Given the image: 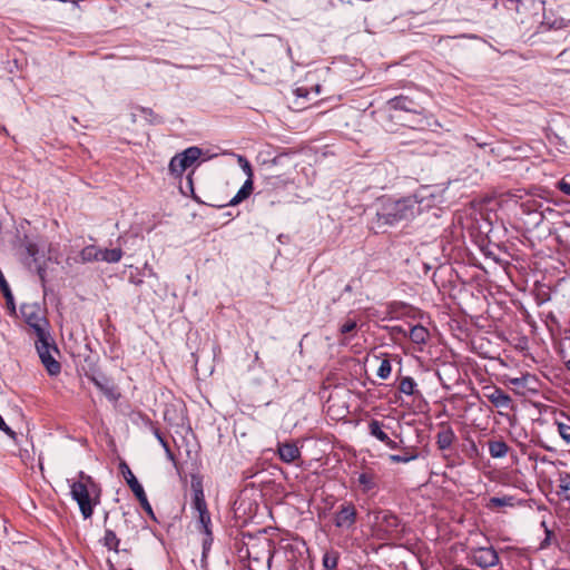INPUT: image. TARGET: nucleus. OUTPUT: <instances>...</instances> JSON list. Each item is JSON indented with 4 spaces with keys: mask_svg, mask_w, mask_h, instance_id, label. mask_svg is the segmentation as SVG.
<instances>
[{
    "mask_svg": "<svg viewBox=\"0 0 570 570\" xmlns=\"http://www.w3.org/2000/svg\"><path fill=\"white\" fill-rule=\"evenodd\" d=\"M421 213V200L416 195L400 199L383 198L376 212L379 226H393L404 220H411Z\"/></svg>",
    "mask_w": 570,
    "mask_h": 570,
    "instance_id": "nucleus-1",
    "label": "nucleus"
},
{
    "mask_svg": "<svg viewBox=\"0 0 570 570\" xmlns=\"http://www.w3.org/2000/svg\"><path fill=\"white\" fill-rule=\"evenodd\" d=\"M100 492L99 484L83 471L78 473V480H73L70 483V494L78 503L85 519H89L92 515L94 507L99 503Z\"/></svg>",
    "mask_w": 570,
    "mask_h": 570,
    "instance_id": "nucleus-2",
    "label": "nucleus"
},
{
    "mask_svg": "<svg viewBox=\"0 0 570 570\" xmlns=\"http://www.w3.org/2000/svg\"><path fill=\"white\" fill-rule=\"evenodd\" d=\"M518 451L501 442V484L520 483V470L518 468Z\"/></svg>",
    "mask_w": 570,
    "mask_h": 570,
    "instance_id": "nucleus-3",
    "label": "nucleus"
},
{
    "mask_svg": "<svg viewBox=\"0 0 570 570\" xmlns=\"http://www.w3.org/2000/svg\"><path fill=\"white\" fill-rule=\"evenodd\" d=\"M36 350L48 374L51 376L58 375L61 372V365L55 358V355L59 354V350L51 335L36 340Z\"/></svg>",
    "mask_w": 570,
    "mask_h": 570,
    "instance_id": "nucleus-4",
    "label": "nucleus"
},
{
    "mask_svg": "<svg viewBox=\"0 0 570 570\" xmlns=\"http://www.w3.org/2000/svg\"><path fill=\"white\" fill-rule=\"evenodd\" d=\"M21 314L26 323L33 330L37 340L51 335L48 331L49 323L37 305H22Z\"/></svg>",
    "mask_w": 570,
    "mask_h": 570,
    "instance_id": "nucleus-5",
    "label": "nucleus"
},
{
    "mask_svg": "<svg viewBox=\"0 0 570 570\" xmlns=\"http://www.w3.org/2000/svg\"><path fill=\"white\" fill-rule=\"evenodd\" d=\"M119 469H120L128 487L130 488V490L132 491V493L135 494L137 500L139 501L141 508L145 510V512L148 515H150L151 518H155L153 508L147 499L145 490H144L142 485L138 482L137 478L131 472L128 464L126 462H121L119 464Z\"/></svg>",
    "mask_w": 570,
    "mask_h": 570,
    "instance_id": "nucleus-6",
    "label": "nucleus"
},
{
    "mask_svg": "<svg viewBox=\"0 0 570 570\" xmlns=\"http://www.w3.org/2000/svg\"><path fill=\"white\" fill-rule=\"evenodd\" d=\"M202 156V149L198 147H189L183 153L175 155L169 161V171L175 176H180L188 167H190Z\"/></svg>",
    "mask_w": 570,
    "mask_h": 570,
    "instance_id": "nucleus-7",
    "label": "nucleus"
},
{
    "mask_svg": "<svg viewBox=\"0 0 570 570\" xmlns=\"http://www.w3.org/2000/svg\"><path fill=\"white\" fill-rule=\"evenodd\" d=\"M357 511L352 502H344L334 515V524L342 529H352L356 522Z\"/></svg>",
    "mask_w": 570,
    "mask_h": 570,
    "instance_id": "nucleus-8",
    "label": "nucleus"
},
{
    "mask_svg": "<svg viewBox=\"0 0 570 570\" xmlns=\"http://www.w3.org/2000/svg\"><path fill=\"white\" fill-rule=\"evenodd\" d=\"M533 377L529 373L520 372L519 376H511L508 373H501V383L505 384L513 392L524 395L527 390H530L529 383Z\"/></svg>",
    "mask_w": 570,
    "mask_h": 570,
    "instance_id": "nucleus-9",
    "label": "nucleus"
},
{
    "mask_svg": "<svg viewBox=\"0 0 570 570\" xmlns=\"http://www.w3.org/2000/svg\"><path fill=\"white\" fill-rule=\"evenodd\" d=\"M357 483L363 493L375 492L379 488V475L372 469H364L357 475Z\"/></svg>",
    "mask_w": 570,
    "mask_h": 570,
    "instance_id": "nucleus-10",
    "label": "nucleus"
},
{
    "mask_svg": "<svg viewBox=\"0 0 570 570\" xmlns=\"http://www.w3.org/2000/svg\"><path fill=\"white\" fill-rule=\"evenodd\" d=\"M193 509L199 514L208 512L202 482L195 478L191 480Z\"/></svg>",
    "mask_w": 570,
    "mask_h": 570,
    "instance_id": "nucleus-11",
    "label": "nucleus"
},
{
    "mask_svg": "<svg viewBox=\"0 0 570 570\" xmlns=\"http://www.w3.org/2000/svg\"><path fill=\"white\" fill-rule=\"evenodd\" d=\"M277 453L279 459L287 464H291L301 458V451L298 446L292 442L279 443Z\"/></svg>",
    "mask_w": 570,
    "mask_h": 570,
    "instance_id": "nucleus-12",
    "label": "nucleus"
},
{
    "mask_svg": "<svg viewBox=\"0 0 570 570\" xmlns=\"http://www.w3.org/2000/svg\"><path fill=\"white\" fill-rule=\"evenodd\" d=\"M554 425L560 438L567 445H570V415L563 411H559L554 415Z\"/></svg>",
    "mask_w": 570,
    "mask_h": 570,
    "instance_id": "nucleus-13",
    "label": "nucleus"
},
{
    "mask_svg": "<svg viewBox=\"0 0 570 570\" xmlns=\"http://www.w3.org/2000/svg\"><path fill=\"white\" fill-rule=\"evenodd\" d=\"M387 105L391 109L403 110L407 112H420V106L406 96H399L390 99Z\"/></svg>",
    "mask_w": 570,
    "mask_h": 570,
    "instance_id": "nucleus-14",
    "label": "nucleus"
},
{
    "mask_svg": "<svg viewBox=\"0 0 570 570\" xmlns=\"http://www.w3.org/2000/svg\"><path fill=\"white\" fill-rule=\"evenodd\" d=\"M475 559L481 567H491L499 562V554L493 549H481Z\"/></svg>",
    "mask_w": 570,
    "mask_h": 570,
    "instance_id": "nucleus-15",
    "label": "nucleus"
},
{
    "mask_svg": "<svg viewBox=\"0 0 570 570\" xmlns=\"http://www.w3.org/2000/svg\"><path fill=\"white\" fill-rule=\"evenodd\" d=\"M377 520L380 521L381 527L386 532H392V531L396 530L397 527L400 525L399 518L390 511L381 512V515L377 517Z\"/></svg>",
    "mask_w": 570,
    "mask_h": 570,
    "instance_id": "nucleus-16",
    "label": "nucleus"
},
{
    "mask_svg": "<svg viewBox=\"0 0 570 570\" xmlns=\"http://www.w3.org/2000/svg\"><path fill=\"white\" fill-rule=\"evenodd\" d=\"M557 494L560 499L570 502V473L561 472L559 474Z\"/></svg>",
    "mask_w": 570,
    "mask_h": 570,
    "instance_id": "nucleus-17",
    "label": "nucleus"
},
{
    "mask_svg": "<svg viewBox=\"0 0 570 570\" xmlns=\"http://www.w3.org/2000/svg\"><path fill=\"white\" fill-rule=\"evenodd\" d=\"M101 255V249L95 245H88L83 247L79 254L80 263H91L99 262V256Z\"/></svg>",
    "mask_w": 570,
    "mask_h": 570,
    "instance_id": "nucleus-18",
    "label": "nucleus"
},
{
    "mask_svg": "<svg viewBox=\"0 0 570 570\" xmlns=\"http://www.w3.org/2000/svg\"><path fill=\"white\" fill-rule=\"evenodd\" d=\"M253 191V179H246L237 194L229 200L228 205L235 206L246 199Z\"/></svg>",
    "mask_w": 570,
    "mask_h": 570,
    "instance_id": "nucleus-19",
    "label": "nucleus"
},
{
    "mask_svg": "<svg viewBox=\"0 0 570 570\" xmlns=\"http://www.w3.org/2000/svg\"><path fill=\"white\" fill-rule=\"evenodd\" d=\"M409 337L415 344H424L429 337V332L422 325H414L410 328Z\"/></svg>",
    "mask_w": 570,
    "mask_h": 570,
    "instance_id": "nucleus-20",
    "label": "nucleus"
},
{
    "mask_svg": "<svg viewBox=\"0 0 570 570\" xmlns=\"http://www.w3.org/2000/svg\"><path fill=\"white\" fill-rule=\"evenodd\" d=\"M122 255L124 253L121 248L101 249L99 262L118 263L122 258Z\"/></svg>",
    "mask_w": 570,
    "mask_h": 570,
    "instance_id": "nucleus-21",
    "label": "nucleus"
},
{
    "mask_svg": "<svg viewBox=\"0 0 570 570\" xmlns=\"http://www.w3.org/2000/svg\"><path fill=\"white\" fill-rule=\"evenodd\" d=\"M368 431L372 436L381 442H386L389 440V435L383 431V424L377 420H372L368 423Z\"/></svg>",
    "mask_w": 570,
    "mask_h": 570,
    "instance_id": "nucleus-22",
    "label": "nucleus"
},
{
    "mask_svg": "<svg viewBox=\"0 0 570 570\" xmlns=\"http://www.w3.org/2000/svg\"><path fill=\"white\" fill-rule=\"evenodd\" d=\"M454 440V433L451 429H444L438 433V445L441 450H445L451 446Z\"/></svg>",
    "mask_w": 570,
    "mask_h": 570,
    "instance_id": "nucleus-23",
    "label": "nucleus"
},
{
    "mask_svg": "<svg viewBox=\"0 0 570 570\" xmlns=\"http://www.w3.org/2000/svg\"><path fill=\"white\" fill-rule=\"evenodd\" d=\"M338 552L336 551H328L324 553L323 556V567L328 570H335L338 564Z\"/></svg>",
    "mask_w": 570,
    "mask_h": 570,
    "instance_id": "nucleus-24",
    "label": "nucleus"
},
{
    "mask_svg": "<svg viewBox=\"0 0 570 570\" xmlns=\"http://www.w3.org/2000/svg\"><path fill=\"white\" fill-rule=\"evenodd\" d=\"M104 544L109 550L118 551L119 539L112 530L107 529L104 535Z\"/></svg>",
    "mask_w": 570,
    "mask_h": 570,
    "instance_id": "nucleus-25",
    "label": "nucleus"
},
{
    "mask_svg": "<svg viewBox=\"0 0 570 570\" xmlns=\"http://www.w3.org/2000/svg\"><path fill=\"white\" fill-rule=\"evenodd\" d=\"M415 386H416L415 381L410 376H405L401 380L399 390L406 395H413L414 391H415Z\"/></svg>",
    "mask_w": 570,
    "mask_h": 570,
    "instance_id": "nucleus-26",
    "label": "nucleus"
},
{
    "mask_svg": "<svg viewBox=\"0 0 570 570\" xmlns=\"http://www.w3.org/2000/svg\"><path fill=\"white\" fill-rule=\"evenodd\" d=\"M507 342H509L517 351L523 353V356H525V351L528 348V338L525 336H515L512 337V340L507 338Z\"/></svg>",
    "mask_w": 570,
    "mask_h": 570,
    "instance_id": "nucleus-27",
    "label": "nucleus"
},
{
    "mask_svg": "<svg viewBox=\"0 0 570 570\" xmlns=\"http://www.w3.org/2000/svg\"><path fill=\"white\" fill-rule=\"evenodd\" d=\"M392 372V365L389 360H383L377 368L376 375L382 379L386 380L391 375Z\"/></svg>",
    "mask_w": 570,
    "mask_h": 570,
    "instance_id": "nucleus-28",
    "label": "nucleus"
},
{
    "mask_svg": "<svg viewBox=\"0 0 570 570\" xmlns=\"http://www.w3.org/2000/svg\"><path fill=\"white\" fill-rule=\"evenodd\" d=\"M237 161L243 171L246 174L247 179H253V168L249 161L242 155L237 156Z\"/></svg>",
    "mask_w": 570,
    "mask_h": 570,
    "instance_id": "nucleus-29",
    "label": "nucleus"
},
{
    "mask_svg": "<svg viewBox=\"0 0 570 570\" xmlns=\"http://www.w3.org/2000/svg\"><path fill=\"white\" fill-rule=\"evenodd\" d=\"M522 501H524V500L515 498V495H511L509 493H503L501 491V508L502 507H513L515 503H521Z\"/></svg>",
    "mask_w": 570,
    "mask_h": 570,
    "instance_id": "nucleus-30",
    "label": "nucleus"
},
{
    "mask_svg": "<svg viewBox=\"0 0 570 570\" xmlns=\"http://www.w3.org/2000/svg\"><path fill=\"white\" fill-rule=\"evenodd\" d=\"M416 458H417V453L404 454V455H400V454H391L390 455V460L393 463H407L410 461L415 460Z\"/></svg>",
    "mask_w": 570,
    "mask_h": 570,
    "instance_id": "nucleus-31",
    "label": "nucleus"
},
{
    "mask_svg": "<svg viewBox=\"0 0 570 570\" xmlns=\"http://www.w3.org/2000/svg\"><path fill=\"white\" fill-rule=\"evenodd\" d=\"M198 521H199V523H200L205 534H207L208 531H212V529H210L212 520H210L209 512H205L204 514H199L198 515Z\"/></svg>",
    "mask_w": 570,
    "mask_h": 570,
    "instance_id": "nucleus-32",
    "label": "nucleus"
},
{
    "mask_svg": "<svg viewBox=\"0 0 570 570\" xmlns=\"http://www.w3.org/2000/svg\"><path fill=\"white\" fill-rule=\"evenodd\" d=\"M357 327V322L353 318H347L340 327V332L342 334H348L355 331Z\"/></svg>",
    "mask_w": 570,
    "mask_h": 570,
    "instance_id": "nucleus-33",
    "label": "nucleus"
},
{
    "mask_svg": "<svg viewBox=\"0 0 570 570\" xmlns=\"http://www.w3.org/2000/svg\"><path fill=\"white\" fill-rule=\"evenodd\" d=\"M24 247H26V252H27V254H28L30 257H32L35 262H37V261H38L37 255H38V253H39L38 245H37L36 243H32V242H29V240H28V242H26Z\"/></svg>",
    "mask_w": 570,
    "mask_h": 570,
    "instance_id": "nucleus-34",
    "label": "nucleus"
},
{
    "mask_svg": "<svg viewBox=\"0 0 570 570\" xmlns=\"http://www.w3.org/2000/svg\"><path fill=\"white\" fill-rule=\"evenodd\" d=\"M213 540V532L208 531V533L205 534V538L203 540V558H206L208 551L210 550Z\"/></svg>",
    "mask_w": 570,
    "mask_h": 570,
    "instance_id": "nucleus-35",
    "label": "nucleus"
},
{
    "mask_svg": "<svg viewBox=\"0 0 570 570\" xmlns=\"http://www.w3.org/2000/svg\"><path fill=\"white\" fill-rule=\"evenodd\" d=\"M541 525L544 528V533H546V538H544V540L540 544V548L543 549V548H547L550 544V540H551V537H552V531L548 528L546 521H542Z\"/></svg>",
    "mask_w": 570,
    "mask_h": 570,
    "instance_id": "nucleus-36",
    "label": "nucleus"
},
{
    "mask_svg": "<svg viewBox=\"0 0 570 570\" xmlns=\"http://www.w3.org/2000/svg\"><path fill=\"white\" fill-rule=\"evenodd\" d=\"M154 434H155L156 439L159 441V443L161 444V446L165 449V451L167 453H170L168 442L164 439V436L161 435V433L159 432L158 429H155Z\"/></svg>",
    "mask_w": 570,
    "mask_h": 570,
    "instance_id": "nucleus-37",
    "label": "nucleus"
},
{
    "mask_svg": "<svg viewBox=\"0 0 570 570\" xmlns=\"http://www.w3.org/2000/svg\"><path fill=\"white\" fill-rule=\"evenodd\" d=\"M557 187L559 188L560 191L570 196V183H568L566 179H561L560 181H558Z\"/></svg>",
    "mask_w": 570,
    "mask_h": 570,
    "instance_id": "nucleus-38",
    "label": "nucleus"
},
{
    "mask_svg": "<svg viewBox=\"0 0 570 570\" xmlns=\"http://www.w3.org/2000/svg\"><path fill=\"white\" fill-rule=\"evenodd\" d=\"M489 451L493 458H499V441H491L489 443Z\"/></svg>",
    "mask_w": 570,
    "mask_h": 570,
    "instance_id": "nucleus-39",
    "label": "nucleus"
},
{
    "mask_svg": "<svg viewBox=\"0 0 570 570\" xmlns=\"http://www.w3.org/2000/svg\"><path fill=\"white\" fill-rule=\"evenodd\" d=\"M0 430L4 432L7 435L13 438L14 432L7 425L2 416L0 415Z\"/></svg>",
    "mask_w": 570,
    "mask_h": 570,
    "instance_id": "nucleus-40",
    "label": "nucleus"
},
{
    "mask_svg": "<svg viewBox=\"0 0 570 570\" xmlns=\"http://www.w3.org/2000/svg\"><path fill=\"white\" fill-rule=\"evenodd\" d=\"M0 289L3 293V296L11 293L10 287L8 285L4 276H0Z\"/></svg>",
    "mask_w": 570,
    "mask_h": 570,
    "instance_id": "nucleus-41",
    "label": "nucleus"
},
{
    "mask_svg": "<svg viewBox=\"0 0 570 570\" xmlns=\"http://www.w3.org/2000/svg\"><path fill=\"white\" fill-rule=\"evenodd\" d=\"M503 419L508 422V424H509L510 426H513V424H514V420H515L514 415H511V414H509V413H505V414H504V413H502V412H501V420H503ZM502 425H503V421H501V426H502Z\"/></svg>",
    "mask_w": 570,
    "mask_h": 570,
    "instance_id": "nucleus-42",
    "label": "nucleus"
},
{
    "mask_svg": "<svg viewBox=\"0 0 570 570\" xmlns=\"http://www.w3.org/2000/svg\"><path fill=\"white\" fill-rule=\"evenodd\" d=\"M500 400H501V407H508L509 403L511 401L510 397L503 393H501Z\"/></svg>",
    "mask_w": 570,
    "mask_h": 570,
    "instance_id": "nucleus-43",
    "label": "nucleus"
},
{
    "mask_svg": "<svg viewBox=\"0 0 570 570\" xmlns=\"http://www.w3.org/2000/svg\"><path fill=\"white\" fill-rule=\"evenodd\" d=\"M501 267L503 268V271H504L505 275L508 276V278L512 282L511 266L509 264H505V265L501 264Z\"/></svg>",
    "mask_w": 570,
    "mask_h": 570,
    "instance_id": "nucleus-44",
    "label": "nucleus"
},
{
    "mask_svg": "<svg viewBox=\"0 0 570 570\" xmlns=\"http://www.w3.org/2000/svg\"><path fill=\"white\" fill-rule=\"evenodd\" d=\"M4 298H6V301H7L8 306H11L12 311H14V304H13V295H12V293L7 294V295L4 296Z\"/></svg>",
    "mask_w": 570,
    "mask_h": 570,
    "instance_id": "nucleus-45",
    "label": "nucleus"
},
{
    "mask_svg": "<svg viewBox=\"0 0 570 570\" xmlns=\"http://www.w3.org/2000/svg\"><path fill=\"white\" fill-rule=\"evenodd\" d=\"M383 443H384L387 448H390L391 450H395V449H397V448H399V444H397L395 441L391 440L390 438H389V440H387L386 442H383Z\"/></svg>",
    "mask_w": 570,
    "mask_h": 570,
    "instance_id": "nucleus-46",
    "label": "nucleus"
},
{
    "mask_svg": "<svg viewBox=\"0 0 570 570\" xmlns=\"http://www.w3.org/2000/svg\"><path fill=\"white\" fill-rule=\"evenodd\" d=\"M490 399H491V402L495 405V406H499V391H495L494 393H492L490 395Z\"/></svg>",
    "mask_w": 570,
    "mask_h": 570,
    "instance_id": "nucleus-47",
    "label": "nucleus"
},
{
    "mask_svg": "<svg viewBox=\"0 0 570 570\" xmlns=\"http://www.w3.org/2000/svg\"><path fill=\"white\" fill-rule=\"evenodd\" d=\"M37 269H38V275H39L40 279L43 282V281H45V274H46L45 268H43L42 266H40V265H39V266L37 267Z\"/></svg>",
    "mask_w": 570,
    "mask_h": 570,
    "instance_id": "nucleus-48",
    "label": "nucleus"
},
{
    "mask_svg": "<svg viewBox=\"0 0 570 570\" xmlns=\"http://www.w3.org/2000/svg\"><path fill=\"white\" fill-rule=\"evenodd\" d=\"M490 505L499 507V497L491 498Z\"/></svg>",
    "mask_w": 570,
    "mask_h": 570,
    "instance_id": "nucleus-49",
    "label": "nucleus"
},
{
    "mask_svg": "<svg viewBox=\"0 0 570 570\" xmlns=\"http://www.w3.org/2000/svg\"><path fill=\"white\" fill-rule=\"evenodd\" d=\"M92 381H94V383H95V385H96L97 387H99L100 390H104V386L101 385V383H100L98 380L92 379Z\"/></svg>",
    "mask_w": 570,
    "mask_h": 570,
    "instance_id": "nucleus-50",
    "label": "nucleus"
},
{
    "mask_svg": "<svg viewBox=\"0 0 570 570\" xmlns=\"http://www.w3.org/2000/svg\"><path fill=\"white\" fill-rule=\"evenodd\" d=\"M272 558H273V553L271 550H268V556H267V563L269 564L271 561H272Z\"/></svg>",
    "mask_w": 570,
    "mask_h": 570,
    "instance_id": "nucleus-51",
    "label": "nucleus"
},
{
    "mask_svg": "<svg viewBox=\"0 0 570 570\" xmlns=\"http://www.w3.org/2000/svg\"><path fill=\"white\" fill-rule=\"evenodd\" d=\"M132 282H134L136 285H139V284H141V283H142V281H141V279H135V281H132Z\"/></svg>",
    "mask_w": 570,
    "mask_h": 570,
    "instance_id": "nucleus-52",
    "label": "nucleus"
},
{
    "mask_svg": "<svg viewBox=\"0 0 570 570\" xmlns=\"http://www.w3.org/2000/svg\"><path fill=\"white\" fill-rule=\"evenodd\" d=\"M566 367H567V370H569V371H570V360H568V361L566 362Z\"/></svg>",
    "mask_w": 570,
    "mask_h": 570,
    "instance_id": "nucleus-53",
    "label": "nucleus"
},
{
    "mask_svg": "<svg viewBox=\"0 0 570 570\" xmlns=\"http://www.w3.org/2000/svg\"><path fill=\"white\" fill-rule=\"evenodd\" d=\"M0 276H3L2 272L0 271Z\"/></svg>",
    "mask_w": 570,
    "mask_h": 570,
    "instance_id": "nucleus-54",
    "label": "nucleus"
},
{
    "mask_svg": "<svg viewBox=\"0 0 570 570\" xmlns=\"http://www.w3.org/2000/svg\"><path fill=\"white\" fill-rule=\"evenodd\" d=\"M129 570H131V569H129Z\"/></svg>",
    "mask_w": 570,
    "mask_h": 570,
    "instance_id": "nucleus-55",
    "label": "nucleus"
}]
</instances>
